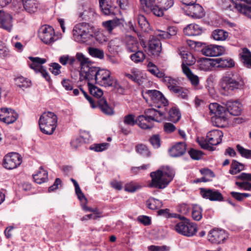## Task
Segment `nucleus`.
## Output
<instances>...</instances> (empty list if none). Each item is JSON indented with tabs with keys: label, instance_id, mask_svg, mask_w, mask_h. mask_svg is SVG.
I'll return each instance as SVG.
<instances>
[{
	"label": "nucleus",
	"instance_id": "nucleus-1",
	"mask_svg": "<svg viewBox=\"0 0 251 251\" xmlns=\"http://www.w3.org/2000/svg\"><path fill=\"white\" fill-rule=\"evenodd\" d=\"M175 176L174 171L170 167H166L164 171L158 170L150 174L151 182L149 184L150 187L164 189L173 179Z\"/></svg>",
	"mask_w": 251,
	"mask_h": 251
},
{
	"label": "nucleus",
	"instance_id": "nucleus-2",
	"mask_svg": "<svg viewBox=\"0 0 251 251\" xmlns=\"http://www.w3.org/2000/svg\"><path fill=\"white\" fill-rule=\"evenodd\" d=\"M244 85V81L238 74L232 72L226 74L220 81L221 89L225 95H228Z\"/></svg>",
	"mask_w": 251,
	"mask_h": 251
},
{
	"label": "nucleus",
	"instance_id": "nucleus-3",
	"mask_svg": "<svg viewBox=\"0 0 251 251\" xmlns=\"http://www.w3.org/2000/svg\"><path fill=\"white\" fill-rule=\"evenodd\" d=\"M74 40L80 43H85L92 39L94 35V26L86 22L76 24L73 30Z\"/></svg>",
	"mask_w": 251,
	"mask_h": 251
},
{
	"label": "nucleus",
	"instance_id": "nucleus-4",
	"mask_svg": "<svg viewBox=\"0 0 251 251\" xmlns=\"http://www.w3.org/2000/svg\"><path fill=\"white\" fill-rule=\"evenodd\" d=\"M142 5H145L149 11L157 17L164 15V10L171 8L174 3V0H140Z\"/></svg>",
	"mask_w": 251,
	"mask_h": 251
},
{
	"label": "nucleus",
	"instance_id": "nucleus-5",
	"mask_svg": "<svg viewBox=\"0 0 251 251\" xmlns=\"http://www.w3.org/2000/svg\"><path fill=\"white\" fill-rule=\"evenodd\" d=\"M223 133L221 130L215 129L207 133L206 138H198L197 141L201 148L208 151H214L213 146L220 144L222 141Z\"/></svg>",
	"mask_w": 251,
	"mask_h": 251
},
{
	"label": "nucleus",
	"instance_id": "nucleus-6",
	"mask_svg": "<svg viewBox=\"0 0 251 251\" xmlns=\"http://www.w3.org/2000/svg\"><path fill=\"white\" fill-rule=\"evenodd\" d=\"M57 123V117L54 113L48 111L44 112L39 120L41 131L48 135L52 134L55 130Z\"/></svg>",
	"mask_w": 251,
	"mask_h": 251
},
{
	"label": "nucleus",
	"instance_id": "nucleus-7",
	"mask_svg": "<svg viewBox=\"0 0 251 251\" xmlns=\"http://www.w3.org/2000/svg\"><path fill=\"white\" fill-rule=\"evenodd\" d=\"M210 113L214 114L211 121L214 126L223 127L226 122V113L225 108L217 103H210L209 105Z\"/></svg>",
	"mask_w": 251,
	"mask_h": 251
},
{
	"label": "nucleus",
	"instance_id": "nucleus-8",
	"mask_svg": "<svg viewBox=\"0 0 251 251\" xmlns=\"http://www.w3.org/2000/svg\"><path fill=\"white\" fill-rule=\"evenodd\" d=\"M181 221L177 223L175 226L176 230L179 233L186 236H192L197 231L196 225L190 223L187 219L183 216H179Z\"/></svg>",
	"mask_w": 251,
	"mask_h": 251
},
{
	"label": "nucleus",
	"instance_id": "nucleus-9",
	"mask_svg": "<svg viewBox=\"0 0 251 251\" xmlns=\"http://www.w3.org/2000/svg\"><path fill=\"white\" fill-rule=\"evenodd\" d=\"M111 75L109 70L100 69L96 75V83L105 87H116L118 85L117 81Z\"/></svg>",
	"mask_w": 251,
	"mask_h": 251
},
{
	"label": "nucleus",
	"instance_id": "nucleus-10",
	"mask_svg": "<svg viewBox=\"0 0 251 251\" xmlns=\"http://www.w3.org/2000/svg\"><path fill=\"white\" fill-rule=\"evenodd\" d=\"M76 15L80 21L93 22L97 17L95 10L87 5H79L77 7Z\"/></svg>",
	"mask_w": 251,
	"mask_h": 251
},
{
	"label": "nucleus",
	"instance_id": "nucleus-11",
	"mask_svg": "<svg viewBox=\"0 0 251 251\" xmlns=\"http://www.w3.org/2000/svg\"><path fill=\"white\" fill-rule=\"evenodd\" d=\"M143 98L147 101L148 96L155 104V106L158 108L161 107L162 104L165 106L168 104V100L164 97L163 94L159 91L156 90H148L142 94Z\"/></svg>",
	"mask_w": 251,
	"mask_h": 251
},
{
	"label": "nucleus",
	"instance_id": "nucleus-12",
	"mask_svg": "<svg viewBox=\"0 0 251 251\" xmlns=\"http://www.w3.org/2000/svg\"><path fill=\"white\" fill-rule=\"evenodd\" d=\"M100 68L96 67L91 66L88 64L86 66L81 68L79 72L80 81L83 80H88V82L91 81H96V75H98Z\"/></svg>",
	"mask_w": 251,
	"mask_h": 251
},
{
	"label": "nucleus",
	"instance_id": "nucleus-13",
	"mask_svg": "<svg viewBox=\"0 0 251 251\" xmlns=\"http://www.w3.org/2000/svg\"><path fill=\"white\" fill-rule=\"evenodd\" d=\"M28 58L32 61V63L29 65L30 68L34 70L36 73H41L46 80L49 82L50 79V77L46 69L42 66L43 64L46 62V59L31 56H29Z\"/></svg>",
	"mask_w": 251,
	"mask_h": 251
},
{
	"label": "nucleus",
	"instance_id": "nucleus-14",
	"mask_svg": "<svg viewBox=\"0 0 251 251\" xmlns=\"http://www.w3.org/2000/svg\"><path fill=\"white\" fill-rule=\"evenodd\" d=\"M22 163L21 155L16 152H12L6 155L3 160V167L8 170L16 168Z\"/></svg>",
	"mask_w": 251,
	"mask_h": 251
},
{
	"label": "nucleus",
	"instance_id": "nucleus-15",
	"mask_svg": "<svg viewBox=\"0 0 251 251\" xmlns=\"http://www.w3.org/2000/svg\"><path fill=\"white\" fill-rule=\"evenodd\" d=\"M54 31L53 28L49 25L42 26L38 31V36L46 44H50L54 42Z\"/></svg>",
	"mask_w": 251,
	"mask_h": 251
},
{
	"label": "nucleus",
	"instance_id": "nucleus-16",
	"mask_svg": "<svg viewBox=\"0 0 251 251\" xmlns=\"http://www.w3.org/2000/svg\"><path fill=\"white\" fill-rule=\"evenodd\" d=\"M227 238V233L223 229H213L208 234V240L213 244L223 243Z\"/></svg>",
	"mask_w": 251,
	"mask_h": 251
},
{
	"label": "nucleus",
	"instance_id": "nucleus-17",
	"mask_svg": "<svg viewBox=\"0 0 251 251\" xmlns=\"http://www.w3.org/2000/svg\"><path fill=\"white\" fill-rule=\"evenodd\" d=\"M18 117L17 113L10 108L0 109V121L7 124H10L16 121Z\"/></svg>",
	"mask_w": 251,
	"mask_h": 251
},
{
	"label": "nucleus",
	"instance_id": "nucleus-18",
	"mask_svg": "<svg viewBox=\"0 0 251 251\" xmlns=\"http://www.w3.org/2000/svg\"><path fill=\"white\" fill-rule=\"evenodd\" d=\"M201 51L206 56H217L224 53L225 48L221 46L210 45L203 47Z\"/></svg>",
	"mask_w": 251,
	"mask_h": 251
},
{
	"label": "nucleus",
	"instance_id": "nucleus-19",
	"mask_svg": "<svg viewBox=\"0 0 251 251\" xmlns=\"http://www.w3.org/2000/svg\"><path fill=\"white\" fill-rule=\"evenodd\" d=\"M201 194L203 198L209 199L211 201H223L222 194L217 190L201 188Z\"/></svg>",
	"mask_w": 251,
	"mask_h": 251
},
{
	"label": "nucleus",
	"instance_id": "nucleus-20",
	"mask_svg": "<svg viewBox=\"0 0 251 251\" xmlns=\"http://www.w3.org/2000/svg\"><path fill=\"white\" fill-rule=\"evenodd\" d=\"M125 76L139 85H142L146 79L145 75L137 69H132L129 73H125Z\"/></svg>",
	"mask_w": 251,
	"mask_h": 251
},
{
	"label": "nucleus",
	"instance_id": "nucleus-21",
	"mask_svg": "<svg viewBox=\"0 0 251 251\" xmlns=\"http://www.w3.org/2000/svg\"><path fill=\"white\" fill-rule=\"evenodd\" d=\"M164 115V112L158 111L154 108H150L145 111L143 115L150 120L160 122L165 119Z\"/></svg>",
	"mask_w": 251,
	"mask_h": 251
},
{
	"label": "nucleus",
	"instance_id": "nucleus-22",
	"mask_svg": "<svg viewBox=\"0 0 251 251\" xmlns=\"http://www.w3.org/2000/svg\"><path fill=\"white\" fill-rule=\"evenodd\" d=\"M12 16L8 13L0 10V27L10 31L12 27Z\"/></svg>",
	"mask_w": 251,
	"mask_h": 251
},
{
	"label": "nucleus",
	"instance_id": "nucleus-23",
	"mask_svg": "<svg viewBox=\"0 0 251 251\" xmlns=\"http://www.w3.org/2000/svg\"><path fill=\"white\" fill-rule=\"evenodd\" d=\"M186 151V144L184 142H178L169 150L171 156L177 157L183 155Z\"/></svg>",
	"mask_w": 251,
	"mask_h": 251
},
{
	"label": "nucleus",
	"instance_id": "nucleus-24",
	"mask_svg": "<svg viewBox=\"0 0 251 251\" xmlns=\"http://www.w3.org/2000/svg\"><path fill=\"white\" fill-rule=\"evenodd\" d=\"M149 51L153 55H158L161 51V44L160 40L152 36L149 42Z\"/></svg>",
	"mask_w": 251,
	"mask_h": 251
},
{
	"label": "nucleus",
	"instance_id": "nucleus-25",
	"mask_svg": "<svg viewBox=\"0 0 251 251\" xmlns=\"http://www.w3.org/2000/svg\"><path fill=\"white\" fill-rule=\"evenodd\" d=\"M226 111L231 115L238 116L241 112V105L237 101L228 100L225 104Z\"/></svg>",
	"mask_w": 251,
	"mask_h": 251
},
{
	"label": "nucleus",
	"instance_id": "nucleus-26",
	"mask_svg": "<svg viewBox=\"0 0 251 251\" xmlns=\"http://www.w3.org/2000/svg\"><path fill=\"white\" fill-rule=\"evenodd\" d=\"M123 22L122 19H115L103 22L102 25L105 30L109 33H112L113 30L116 27L123 26Z\"/></svg>",
	"mask_w": 251,
	"mask_h": 251
},
{
	"label": "nucleus",
	"instance_id": "nucleus-27",
	"mask_svg": "<svg viewBox=\"0 0 251 251\" xmlns=\"http://www.w3.org/2000/svg\"><path fill=\"white\" fill-rule=\"evenodd\" d=\"M96 104L97 107H99L104 114L109 116L114 114L113 109L108 105L106 100L104 98L97 100Z\"/></svg>",
	"mask_w": 251,
	"mask_h": 251
},
{
	"label": "nucleus",
	"instance_id": "nucleus-28",
	"mask_svg": "<svg viewBox=\"0 0 251 251\" xmlns=\"http://www.w3.org/2000/svg\"><path fill=\"white\" fill-rule=\"evenodd\" d=\"M202 28L196 24H190L183 29L184 34L189 36H198L202 33Z\"/></svg>",
	"mask_w": 251,
	"mask_h": 251
},
{
	"label": "nucleus",
	"instance_id": "nucleus-29",
	"mask_svg": "<svg viewBox=\"0 0 251 251\" xmlns=\"http://www.w3.org/2000/svg\"><path fill=\"white\" fill-rule=\"evenodd\" d=\"M24 8L27 12L32 13L35 12L39 4L37 0H22Z\"/></svg>",
	"mask_w": 251,
	"mask_h": 251
},
{
	"label": "nucleus",
	"instance_id": "nucleus-30",
	"mask_svg": "<svg viewBox=\"0 0 251 251\" xmlns=\"http://www.w3.org/2000/svg\"><path fill=\"white\" fill-rule=\"evenodd\" d=\"M125 42L127 50L129 52H134L138 49V43L136 39L131 35L125 37Z\"/></svg>",
	"mask_w": 251,
	"mask_h": 251
},
{
	"label": "nucleus",
	"instance_id": "nucleus-31",
	"mask_svg": "<svg viewBox=\"0 0 251 251\" xmlns=\"http://www.w3.org/2000/svg\"><path fill=\"white\" fill-rule=\"evenodd\" d=\"M213 61L215 62V65H217V67L220 68H232L235 65L234 61L231 58H218L214 59Z\"/></svg>",
	"mask_w": 251,
	"mask_h": 251
},
{
	"label": "nucleus",
	"instance_id": "nucleus-32",
	"mask_svg": "<svg viewBox=\"0 0 251 251\" xmlns=\"http://www.w3.org/2000/svg\"><path fill=\"white\" fill-rule=\"evenodd\" d=\"M182 71L187 76V78L191 81V84L195 86H197L199 83V77L192 73L190 68L184 64L182 65Z\"/></svg>",
	"mask_w": 251,
	"mask_h": 251
},
{
	"label": "nucleus",
	"instance_id": "nucleus-33",
	"mask_svg": "<svg viewBox=\"0 0 251 251\" xmlns=\"http://www.w3.org/2000/svg\"><path fill=\"white\" fill-rule=\"evenodd\" d=\"M152 122L143 115L137 117V125L142 129H150L152 128L153 124Z\"/></svg>",
	"mask_w": 251,
	"mask_h": 251
},
{
	"label": "nucleus",
	"instance_id": "nucleus-34",
	"mask_svg": "<svg viewBox=\"0 0 251 251\" xmlns=\"http://www.w3.org/2000/svg\"><path fill=\"white\" fill-rule=\"evenodd\" d=\"M223 7L225 9L239 12L238 6H241L240 0H222Z\"/></svg>",
	"mask_w": 251,
	"mask_h": 251
},
{
	"label": "nucleus",
	"instance_id": "nucleus-35",
	"mask_svg": "<svg viewBox=\"0 0 251 251\" xmlns=\"http://www.w3.org/2000/svg\"><path fill=\"white\" fill-rule=\"evenodd\" d=\"M241 56L244 65L247 68H251V52L249 50L246 48H244Z\"/></svg>",
	"mask_w": 251,
	"mask_h": 251
},
{
	"label": "nucleus",
	"instance_id": "nucleus-36",
	"mask_svg": "<svg viewBox=\"0 0 251 251\" xmlns=\"http://www.w3.org/2000/svg\"><path fill=\"white\" fill-rule=\"evenodd\" d=\"M33 178L35 182L41 184L45 182L48 179V173L42 167H40L38 172L36 174L33 175Z\"/></svg>",
	"mask_w": 251,
	"mask_h": 251
},
{
	"label": "nucleus",
	"instance_id": "nucleus-37",
	"mask_svg": "<svg viewBox=\"0 0 251 251\" xmlns=\"http://www.w3.org/2000/svg\"><path fill=\"white\" fill-rule=\"evenodd\" d=\"M213 39L217 41H225L228 36V33L224 30L217 29L212 32Z\"/></svg>",
	"mask_w": 251,
	"mask_h": 251
},
{
	"label": "nucleus",
	"instance_id": "nucleus-38",
	"mask_svg": "<svg viewBox=\"0 0 251 251\" xmlns=\"http://www.w3.org/2000/svg\"><path fill=\"white\" fill-rule=\"evenodd\" d=\"M245 168L244 165L238 161L233 160L230 165V169L229 173L231 175H235L244 170Z\"/></svg>",
	"mask_w": 251,
	"mask_h": 251
},
{
	"label": "nucleus",
	"instance_id": "nucleus-39",
	"mask_svg": "<svg viewBox=\"0 0 251 251\" xmlns=\"http://www.w3.org/2000/svg\"><path fill=\"white\" fill-rule=\"evenodd\" d=\"M181 54L183 59L182 66L183 64L187 66H191L195 63V59L191 53L183 51L181 52Z\"/></svg>",
	"mask_w": 251,
	"mask_h": 251
},
{
	"label": "nucleus",
	"instance_id": "nucleus-40",
	"mask_svg": "<svg viewBox=\"0 0 251 251\" xmlns=\"http://www.w3.org/2000/svg\"><path fill=\"white\" fill-rule=\"evenodd\" d=\"M190 6H191L190 7V9L191 13H193V16L200 18L204 15L203 9L200 4L195 3L194 4L190 5Z\"/></svg>",
	"mask_w": 251,
	"mask_h": 251
},
{
	"label": "nucleus",
	"instance_id": "nucleus-41",
	"mask_svg": "<svg viewBox=\"0 0 251 251\" xmlns=\"http://www.w3.org/2000/svg\"><path fill=\"white\" fill-rule=\"evenodd\" d=\"M146 204L149 209L151 210H156L163 205L161 201L153 198H150L146 201Z\"/></svg>",
	"mask_w": 251,
	"mask_h": 251
},
{
	"label": "nucleus",
	"instance_id": "nucleus-42",
	"mask_svg": "<svg viewBox=\"0 0 251 251\" xmlns=\"http://www.w3.org/2000/svg\"><path fill=\"white\" fill-rule=\"evenodd\" d=\"M99 3L102 12L105 15H108L113 13V7L106 1V0H99Z\"/></svg>",
	"mask_w": 251,
	"mask_h": 251
},
{
	"label": "nucleus",
	"instance_id": "nucleus-43",
	"mask_svg": "<svg viewBox=\"0 0 251 251\" xmlns=\"http://www.w3.org/2000/svg\"><path fill=\"white\" fill-rule=\"evenodd\" d=\"M88 88L90 93L98 99H101V97L103 95V91L102 90L90 82H88Z\"/></svg>",
	"mask_w": 251,
	"mask_h": 251
},
{
	"label": "nucleus",
	"instance_id": "nucleus-44",
	"mask_svg": "<svg viewBox=\"0 0 251 251\" xmlns=\"http://www.w3.org/2000/svg\"><path fill=\"white\" fill-rule=\"evenodd\" d=\"M137 21L141 30L144 32H147L150 29V25L146 17L142 15H139L137 18Z\"/></svg>",
	"mask_w": 251,
	"mask_h": 251
},
{
	"label": "nucleus",
	"instance_id": "nucleus-45",
	"mask_svg": "<svg viewBox=\"0 0 251 251\" xmlns=\"http://www.w3.org/2000/svg\"><path fill=\"white\" fill-rule=\"evenodd\" d=\"M163 81L166 83L170 90L173 92L175 91V89H177L179 87L177 85V80L173 79L171 77L165 76L163 78Z\"/></svg>",
	"mask_w": 251,
	"mask_h": 251
},
{
	"label": "nucleus",
	"instance_id": "nucleus-46",
	"mask_svg": "<svg viewBox=\"0 0 251 251\" xmlns=\"http://www.w3.org/2000/svg\"><path fill=\"white\" fill-rule=\"evenodd\" d=\"M134 52L130 56V58L132 61L138 63L144 61L145 58V54L143 51L137 50Z\"/></svg>",
	"mask_w": 251,
	"mask_h": 251
},
{
	"label": "nucleus",
	"instance_id": "nucleus-47",
	"mask_svg": "<svg viewBox=\"0 0 251 251\" xmlns=\"http://www.w3.org/2000/svg\"><path fill=\"white\" fill-rule=\"evenodd\" d=\"M15 80L17 86L23 90L31 85V82L23 76L18 77Z\"/></svg>",
	"mask_w": 251,
	"mask_h": 251
},
{
	"label": "nucleus",
	"instance_id": "nucleus-48",
	"mask_svg": "<svg viewBox=\"0 0 251 251\" xmlns=\"http://www.w3.org/2000/svg\"><path fill=\"white\" fill-rule=\"evenodd\" d=\"M202 208L198 205H195L193 207L192 216L195 221H200L202 218Z\"/></svg>",
	"mask_w": 251,
	"mask_h": 251
},
{
	"label": "nucleus",
	"instance_id": "nucleus-49",
	"mask_svg": "<svg viewBox=\"0 0 251 251\" xmlns=\"http://www.w3.org/2000/svg\"><path fill=\"white\" fill-rule=\"evenodd\" d=\"M239 12L247 15L251 19V3L242 4L241 6H238Z\"/></svg>",
	"mask_w": 251,
	"mask_h": 251
},
{
	"label": "nucleus",
	"instance_id": "nucleus-50",
	"mask_svg": "<svg viewBox=\"0 0 251 251\" xmlns=\"http://www.w3.org/2000/svg\"><path fill=\"white\" fill-rule=\"evenodd\" d=\"M169 115V120L174 122H177L180 118V114L179 111L175 107L170 110Z\"/></svg>",
	"mask_w": 251,
	"mask_h": 251
},
{
	"label": "nucleus",
	"instance_id": "nucleus-51",
	"mask_svg": "<svg viewBox=\"0 0 251 251\" xmlns=\"http://www.w3.org/2000/svg\"><path fill=\"white\" fill-rule=\"evenodd\" d=\"M124 123L126 125L134 126L137 124V118L135 119V115L129 114L124 117Z\"/></svg>",
	"mask_w": 251,
	"mask_h": 251
},
{
	"label": "nucleus",
	"instance_id": "nucleus-52",
	"mask_svg": "<svg viewBox=\"0 0 251 251\" xmlns=\"http://www.w3.org/2000/svg\"><path fill=\"white\" fill-rule=\"evenodd\" d=\"M236 149L243 157L251 159V150L246 149L239 144L236 145Z\"/></svg>",
	"mask_w": 251,
	"mask_h": 251
},
{
	"label": "nucleus",
	"instance_id": "nucleus-53",
	"mask_svg": "<svg viewBox=\"0 0 251 251\" xmlns=\"http://www.w3.org/2000/svg\"><path fill=\"white\" fill-rule=\"evenodd\" d=\"M136 151L140 154L145 156H149L150 151L146 146L143 144H138L136 146Z\"/></svg>",
	"mask_w": 251,
	"mask_h": 251
},
{
	"label": "nucleus",
	"instance_id": "nucleus-54",
	"mask_svg": "<svg viewBox=\"0 0 251 251\" xmlns=\"http://www.w3.org/2000/svg\"><path fill=\"white\" fill-rule=\"evenodd\" d=\"M174 93L176 94L178 97L182 99H188L189 91L184 88L179 86L177 89H175Z\"/></svg>",
	"mask_w": 251,
	"mask_h": 251
},
{
	"label": "nucleus",
	"instance_id": "nucleus-55",
	"mask_svg": "<svg viewBox=\"0 0 251 251\" xmlns=\"http://www.w3.org/2000/svg\"><path fill=\"white\" fill-rule=\"evenodd\" d=\"M10 55L8 48L4 43L0 41V57L5 58L9 57Z\"/></svg>",
	"mask_w": 251,
	"mask_h": 251
},
{
	"label": "nucleus",
	"instance_id": "nucleus-56",
	"mask_svg": "<svg viewBox=\"0 0 251 251\" xmlns=\"http://www.w3.org/2000/svg\"><path fill=\"white\" fill-rule=\"evenodd\" d=\"M109 146V144L107 143L94 144L91 146L90 148L91 150H94L95 151L99 152L105 150Z\"/></svg>",
	"mask_w": 251,
	"mask_h": 251
},
{
	"label": "nucleus",
	"instance_id": "nucleus-57",
	"mask_svg": "<svg viewBox=\"0 0 251 251\" xmlns=\"http://www.w3.org/2000/svg\"><path fill=\"white\" fill-rule=\"evenodd\" d=\"M89 53L93 57L102 59L104 57V52L102 50L97 48H90L89 50Z\"/></svg>",
	"mask_w": 251,
	"mask_h": 251
},
{
	"label": "nucleus",
	"instance_id": "nucleus-58",
	"mask_svg": "<svg viewBox=\"0 0 251 251\" xmlns=\"http://www.w3.org/2000/svg\"><path fill=\"white\" fill-rule=\"evenodd\" d=\"M188 152L191 157L195 160L200 159L203 154L202 151L193 149H191Z\"/></svg>",
	"mask_w": 251,
	"mask_h": 251
},
{
	"label": "nucleus",
	"instance_id": "nucleus-59",
	"mask_svg": "<svg viewBox=\"0 0 251 251\" xmlns=\"http://www.w3.org/2000/svg\"><path fill=\"white\" fill-rule=\"evenodd\" d=\"M76 59L80 62L81 67L86 66L88 65V59L86 58L81 53H77L76 54Z\"/></svg>",
	"mask_w": 251,
	"mask_h": 251
},
{
	"label": "nucleus",
	"instance_id": "nucleus-60",
	"mask_svg": "<svg viewBox=\"0 0 251 251\" xmlns=\"http://www.w3.org/2000/svg\"><path fill=\"white\" fill-rule=\"evenodd\" d=\"M50 71L55 75H59L60 73L61 66L57 63H51L50 65Z\"/></svg>",
	"mask_w": 251,
	"mask_h": 251
},
{
	"label": "nucleus",
	"instance_id": "nucleus-61",
	"mask_svg": "<svg viewBox=\"0 0 251 251\" xmlns=\"http://www.w3.org/2000/svg\"><path fill=\"white\" fill-rule=\"evenodd\" d=\"M150 142L155 148H158L160 146V140L159 135H154L150 138Z\"/></svg>",
	"mask_w": 251,
	"mask_h": 251
},
{
	"label": "nucleus",
	"instance_id": "nucleus-62",
	"mask_svg": "<svg viewBox=\"0 0 251 251\" xmlns=\"http://www.w3.org/2000/svg\"><path fill=\"white\" fill-rule=\"evenodd\" d=\"M170 247L166 246H157L151 245L148 247L149 251H167L170 250Z\"/></svg>",
	"mask_w": 251,
	"mask_h": 251
},
{
	"label": "nucleus",
	"instance_id": "nucleus-63",
	"mask_svg": "<svg viewBox=\"0 0 251 251\" xmlns=\"http://www.w3.org/2000/svg\"><path fill=\"white\" fill-rule=\"evenodd\" d=\"M236 179L244 181H251V174L242 173L235 177Z\"/></svg>",
	"mask_w": 251,
	"mask_h": 251
},
{
	"label": "nucleus",
	"instance_id": "nucleus-64",
	"mask_svg": "<svg viewBox=\"0 0 251 251\" xmlns=\"http://www.w3.org/2000/svg\"><path fill=\"white\" fill-rule=\"evenodd\" d=\"M137 220L145 226L150 225L151 223L150 218L147 216H139Z\"/></svg>",
	"mask_w": 251,
	"mask_h": 251
}]
</instances>
